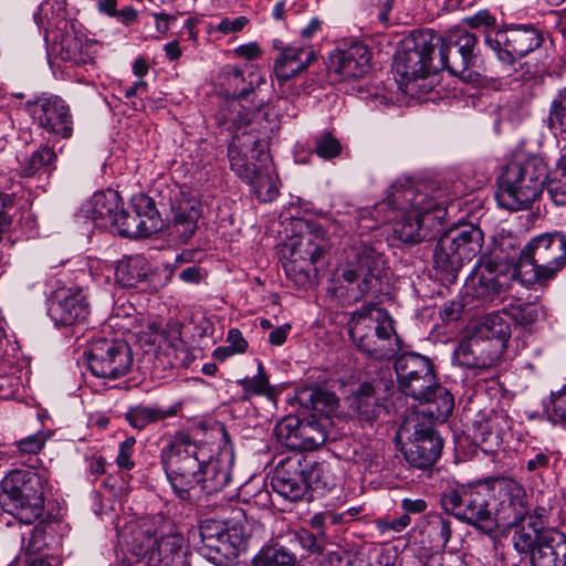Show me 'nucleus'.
I'll list each match as a JSON object with an SVG mask.
<instances>
[{"mask_svg": "<svg viewBox=\"0 0 566 566\" xmlns=\"http://www.w3.org/2000/svg\"><path fill=\"white\" fill-rule=\"evenodd\" d=\"M160 463L174 493L181 500L217 493L231 481L229 465L184 431L161 448Z\"/></svg>", "mask_w": 566, "mask_h": 566, "instance_id": "1", "label": "nucleus"}, {"mask_svg": "<svg viewBox=\"0 0 566 566\" xmlns=\"http://www.w3.org/2000/svg\"><path fill=\"white\" fill-rule=\"evenodd\" d=\"M371 217L377 223H391L397 239L418 243L426 239L427 228L441 221L444 208L410 179L394 182L386 197L373 207Z\"/></svg>", "mask_w": 566, "mask_h": 566, "instance_id": "2", "label": "nucleus"}, {"mask_svg": "<svg viewBox=\"0 0 566 566\" xmlns=\"http://www.w3.org/2000/svg\"><path fill=\"white\" fill-rule=\"evenodd\" d=\"M348 334L357 349L374 359H390L401 349L389 313L374 304H364L353 312Z\"/></svg>", "mask_w": 566, "mask_h": 566, "instance_id": "3", "label": "nucleus"}, {"mask_svg": "<svg viewBox=\"0 0 566 566\" xmlns=\"http://www.w3.org/2000/svg\"><path fill=\"white\" fill-rule=\"evenodd\" d=\"M228 155L231 169L250 185L260 201L271 202L276 198L277 177L263 143L251 134L245 136V140L235 136L229 145Z\"/></svg>", "mask_w": 566, "mask_h": 566, "instance_id": "4", "label": "nucleus"}, {"mask_svg": "<svg viewBox=\"0 0 566 566\" xmlns=\"http://www.w3.org/2000/svg\"><path fill=\"white\" fill-rule=\"evenodd\" d=\"M545 177L546 164L541 157L516 156L497 179L495 199L499 206L511 211L528 208L542 193Z\"/></svg>", "mask_w": 566, "mask_h": 566, "instance_id": "5", "label": "nucleus"}, {"mask_svg": "<svg viewBox=\"0 0 566 566\" xmlns=\"http://www.w3.org/2000/svg\"><path fill=\"white\" fill-rule=\"evenodd\" d=\"M45 472L14 470L1 482L0 505L23 524H32L44 513Z\"/></svg>", "mask_w": 566, "mask_h": 566, "instance_id": "6", "label": "nucleus"}, {"mask_svg": "<svg viewBox=\"0 0 566 566\" xmlns=\"http://www.w3.org/2000/svg\"><path fill=\"white\" fill-rule=\"evenodd\" d=\"M566 264V237L560 232L542 233L523 248L517 279L524 284H543Z\"/></svg>", "mask_w": 566, "mask_h": 566, "instance_id": "7", "label": "nucleus"}, {"mask_svg": "<svg viewBox=\"0 0 566 566\" xmlns=\"http://www.w3.org/2000/svg\"><path fill=\"white\" fill-rule=\"evenodd\" d=\"M339 275L345 282L348 302H358L365 295L382 292L386 279L385 261L374 248L361 243L352 249V254Z\"/></svg>", "mask_w": 566, "mask_h": 566, "instance_id": "8", "label": "nucleus"}, {"mask_svg": "<svg viewBox=\"0 0 566 566\" xmlns=\"http://www.w3.org/2000/svg\"><path fill=\"white\" fill-rule=\"evenodd\" d=\"M483 233L471 224L452 229L440 237L433 260L438 271L453 280L458 271L482 250Z\"/></svg>", "mask_w": 566, "mask_h": 566, "instance_id": "9", "label": "nucleus"}, {"mask_svg": "<svg viewBox=\"0 0 566 566\" xmlns=\"http://www.w3.org/2000/svg\"><path fill=\"white\" fill-rule=\"evenodd\" d=\"M491 491L484 484L459 485L447 490L441 497L442 506L457 518L491 532L496 518L490 507Z\"/></svg>", "mask_w": 566, "mask_h": 566, "instance_id": "10", "label": "nucleus"}, {"mask_svg": "<svg viewBox=\"0 0 566 566\" xmlns=\"http://www.w3.org/2000/svg\"><path fill=\"white\" fill-rule=\"evenodd\" d=\"M438 43L437 34L430 30L412 33L402 41L401 49L395 55L394 70L405 91H412L413 82L429 74L432 53Z\"/></svg>", "mask_w": 566, "mask_h": 566, "instance_id": "11", "label": "nucleus"}, {"mask_svg": "<svg viewBox=\"0 0 566 566\" xmlns=\"http://www.w3.org/2000/svg\"><path fill=\"white\" fill-rule=\"evenodd\" d=\"M397 438L406 440L402 453L411 467L426 469L440 458L442 439L416 413L402 421L398 428Z\"/></svg>", "mask_w": 566, "mask_h": 566, "instance_id": "12", "label": "nucleus"}, {"mask_svg": "<svg viewBox=\"0 0 566 566\" xmlns=\"http://www.w3.org/2000/svg\"><path fill=\"white\" fill-rule=\"evenodd\" d=\"M437 38L442 66L464 81H475L479 74L470 71V67L476 62V36L461 27H455L444 36L437 34Z\"/></svg>", "mask_w": 566, "mask_h": 566, "instance_id": "13", "label": "nucleus"}, {"mask_svg": "<svg viewBox=\"0 0 566 566\" xmlns=\"http://www.w3.org/2000/svg\"><path fill=\"white\" fill-rule=\"evenodd\" d=\"M86 355L90 370L98 378H120L133 366L132 349L122 339H94Z\"/></svg>", "mask_w": 566, "mask_h": 566, "instance_id": "14", "label": "nucleus"}, {"mask_svg": "<svg viewBox=\"0 0 566 566\" xmlns=\"http://www.w3.org/2000/svg\"><path fill=\"white\" fill-rule=\"evenodd\" d=\"M323 467H312L311 463L302 461V455L296 454L281 460L271 478V485L274 492L290 501L301 500L306 491L313 486V476L318 480ZM318 481H315V484Z\"/></svg>", "mask_w": 566, "mask_h": 566, "instance_id": "15", "label": "nucleus"}, {"mask_svg": "<svg viewBox=\"0 0 566 566\" xmlns=\"http://www.w3.org/2000/svg\"><path fill=\"white\" fill-rule=\"evenodd\" d=\"M34 122L52 139H69L73 135V116L70 106L57 95H42L28 102Z\"/></svg>", "mask_w": 566, "mask_h": 566, "instance_id": "16", "label": "nucleus"}, {"mask_svg": "<svg viewBox=\"0 0 566 566\" xmlns=\"http://www.w3.org/2000/svg\"><path fill=\"white\" fill-rule=\"evenodd\" d=\"M400 390L415 400H422L434 385L436 376L430 360L416 353H406L395 361Z\"/></svg>", "mask_w": 566, "mask_h": 566, "instance_id": "17", "label": "nucleus"}, {"mask_svg": "<svg viewBox=\"0 0 566 566\" xmlns=\"http://www.w3.org/2000/svg\"><path fill=\"white\" fill-rule=\"evenodd\" d=\"M541 43L542 36L538 31L525 25L496 30L494 34L486 35V45L506 64L525 56Z\"/></svg>", "mask_w": 566, "mask_h": 566, "instance_id": "18", "label": "nucleus"}, {"mask_svg": "<svg viewBox=\"0 0 566 566\" xmlns=\"http://www.w3.org/2000/svg\"><path fill=\"white\" fill-rule=\"evenodd\" d=\"M307 232L301 234L297 239L293 240L289 245L290 260L284 264V270L287 276L292 277L294 274L296 284H305L308 280L302 264L298 262H308L315 264L325 252L324 230L314 223H306Z\"/></svg>", "mask_w": 566, "mask_h": 566, "instance_id": "19", "label": "nucleus"}, {"mask_svg": "<svg viewBox=\"0 0 566 566\" xmlns=\"http://www.w3.org/2000/svg\"><path fill=\"white\" fill-rule=\"evenodd\" d=\"M133 207L132 212L119 208L116 222L111 229L123 237L130 238L149 235L159 229V220L150 198L145 196L134 198Z\"/></svg>", "mask_w": 566, "mask_h": 566, "instance_id": "20", "label": "nucleus"}, {"mask_svg": "<svg viewBox=\"0 0 566 566\" xmlns=\"http://www.w3.org/2000/svg\"><path fill=\"white\" fill-rule=\"evenodd\" d=\"M370 69V52L360 42L344 49H336L328 56L327 71L334 81H348L363 77Z\"/></svg>", "mask_w": 566, "mask_h": 566, "instance_id": "21", "label": "nucleus"}, {"mask_svg": "<svg viewBox=\"0 0 566 566\" xmlns=\"http://www.w3.org/2000/svg\"><path fill=\"white\" fill-rule=\"evenodd\" d=\"M504 348L499 340H491L469 329L454 352L457 360L468 368H490L501 357Z\"/></svg>", "mask_w": 566, "mask_h": 566, "instance_id": "22", "label": "nucleus"}, {"mask_svg": "<svg viewBox=\"0 0 566 566\" xmlns=\"http://www.w3.org/2000/svg\"><path fill=\"white\" fill-rule=\"evenodd\" d=\"M184 539L178 534L147 536L136 553L148 566H178Z\"/></svg>", "mask_w": 566, "mask_h": 566, "instance_id": "23", "label": "nucleus"}, {"mask_svg": "<svg viewBox=\"0 0 566 566\" xmlns=\"http://www.w3.org/2000/svg\"><path fill=\"white\" fill-rule=\"evenodd\" d=\"M49 315L55 325L61 326L84 322L88 315L85 296L81 291L56 293L50 304Z\"/></svg>", "mask_w": 566, "mask_h": 566, "instance_id": "24", "label": "nucleus"}, {"mask_svg": "<svg viewBox=\"0 0 566 566\" xmlns=\"http://www.w3.org/2000/svg\"><path fill=\"white\" fill-rule=\"evenodd\" d=\"M315 60L316 53L311 45L283 46L274 61V75L281 85L305 71Z\"/></svg>", "mask_w": 566, "mask_h": 566, "instance_id": "25", "label": "nucleus"}, {"mask_svg": "<svg viewBox=\"0 0 566 566\" xmlns=\"http://www.w3.org/2000/svg\"><path fill=\"white\" fill-rule=\"evenodd\" d=\"M532 566H566V534L556 528L542 530L532 551Z\"/></svg>", "mask_w": 566, "mask_h": 566, "instance_id": "26", "label": "nucleus"}, {"mask_svg": "<svg viewBox=\"0 0 566 566\" xmlns=\"http://www.w3.org/2000/svg\"><path fill=\"white\" fill-rule=\"evenodd\" d=\"M506 526L524 523L528 516V503L526 492L522 485L516 482H510L505 485L500 507L496 515Z\"/></svg>", "mask_w": 566, "mask_h": 566, "instance_id": "27", "label": "nucleus"}, {"mask_svg": "<svg viewBox=\"0 0 566 566\" xmlns=\"http://www.w3.org/2000/svg\"><path fill=\"white\" fill-rule=\"evenodd\" d=\"M120 206V198L115 190L95 192L84 206L85 217L91 219L95 227L111 229L116 222V214Z\"/></svg>", "mask_w": 566, "mask_h": 566, "instance_id": "28", "label": "nucleus"}, {"mask_svg": "<svg viewBox=\"0 0 566 566\" xmlns=\"http://www.w3.org/2000/svg\"><path fill=\"white\" fill-rule=\"evenodd\" d=\"M244 545L245 538L242 526L232 523L218 538L213 549L207 552V559L219 566L227 565L238 557Z\"/></svg>", "mask_w": 566, "mask_h": 566, "instance_id": "29", "label": "nucleus"}, {"mask_svg": "<svg viewBox=\"0 0 566 566\" xmlns=\"http://www.w3.org/2000/svg\"><path fill=\"white\" fill-rule=\"evenodd\" d=\"M95 42L66 32L59 43L60 57L73 65H87L94 62Z\"/></svg>", "mask_w": 566, "mask_h": 566, "instance_id": "30", "label": "nucleus"}, {"mask_svg": "<svg viewBox=\"0 0 566 566\" xmlns=\"http://www.w3.org/2000/svg\"><path fill=\"white\" fill-rule=\"evenodd\" d=\"M556 458L548 449H530L521 463V473L532 483H544L547 475L553 472Z\"/></svg>", "mask_w": 566, "mask_h": 566, "instance_id": "31", "label": "nucleus"}, {"mask_svg": "<svg viewBox=\"0 0 566 566\" xmlns=\"http://www.w3.org/2000/svg\"><path fill=\"white\" fill-rule=\"evenodd\" d=\"M331 418L311 415L298 421V451L314 450L321 447L327 439V428Z\"/></svg>", "mask_w": 566, "mask_h": 566, "instance_id": "32", "label": "nucleus"}, {"mask_svg": "<svg viewBox=\"0 0 566 566\" xmlns=\"http://www.w3.org/2000/svg\"><path fill=\"white\" fill-rule=\"evenodd\" d=\"M470 329L488 339L499 340L501 347L505 348L511 336L510 317L506 313H490L474 323Z\"/></svg>", "mask_w": 566, "mask_h": 566, "instance_id": "33", "label": "nucleus"}, {"mask_svg": "<svg viewBox=\"0 0 566 566\" xmlns=\"http://www.w3.org/2000/svg\"><path fill=\"white\" fill-rule=\"evenodd\" d=\"M200 217L201 208L197 200H187L174 208L172 228L182 243L192 237Z\"/></svg>", "mask_w": 566, "mask_h": 566, "instance_id": "34", "label": "nucleus"}, {"mask_svg": "<svg viewBox=\"0 0 566 566\" xmlns=\"http://www.w3.org/2000/svg\"><path fill=\"white\" fill-rule=\"evenodd\" d=\"M507 428V420L503 415L494 413L480 422L474 432L475 441L483 451L493 452L502 442V437Z\"/></svg>", "mask_w": 566, "mask_h": 566, "instance_id": "35", "label": "nucleus"}, {"mask_svg": "<svg viewBox=\"0 0 566 566\" xmlns=\"http://www.w3.org/2000/svg\"><path fill=\"white\" fill-rule=\"evenodd\" d=\"M176 407L163 409L156 406L137 405L129 407L125 412V419L136 430H143L148 424L174 417Z\"/></svg>", "mask_w": 566, "mask_h": 566, "instance_id": "36", "label": "nucleus"}, {"mask_svg": "<svg viewBox=\"0 0 566 566\" xmlns=\"http://www.w3.org/2000/svg\"><path fill=\"white\" fill-rule=\"evenodd\" d=\"M148 273V262L142 255L119 260L116 265V281L124 287H134L143 282Z\"/></svg>", "mask_w": 566, "mask_h": 566, "instance_id": "37", "label": "nucleus"}, {"mask_svg": "<svg viewBox=\"0 0 566 566\" xmlns=\"http://www.w3.org/2000/svg\"><path fill=\"white\" fill-rule=\"evenodd\" d=\"M349 407L361 419L367 421L374 420L382 408L370 384H361L358 387L349 398Z\"/></svg>", "mask_w": 566, "mask_h": 566, "instance_id": "38", "label": "nucleus"}, {"mask_svg": "<svg viewBox=\"0 0 566 566\" xmlns=\"http://www.w3.org/2000/svg\"><path fill=\"white\" fill-rule=\"evenodd\" d=\"M298 400L305 407L311 408L317 416L329 417L338 405V399L335 394L323 389H305L300 392Z\"/></svg>", "mask_w": 566, "mask_h": 566, "instance_id": "39", "label": "nucleus"}, {"mask_svg": "<svg viewBox=\"0 0 566 566\" xmlns=\"http://www.w3.org/2000/svg\"><path fill=\"white\" fill-rule=\"evenodd\" d=\"M426 398L419 400L420 402L430 403L428 412L432 418L437 420H446L453 411L454 399L451 392L442 386L434 382L430 389H428Z\"/></svg>", "mask_w": 566, "mask_h": 566, "instance_id": "40", "label": "nucleus"}, {"mask_svg": "<svg viewBox=\"0 0 566 566\" xmlns=\"http://www.w3.org/2000/svg\"><path fill=\"white\" fill-rule=\"evenodd\" d=\"M546 188L556 206H566V154L556 161L555 167L546 170Z\"/></svg>", "mask_w": 566, "mask_h": 566, "instance_id": "41", "label": "nucleus"}, {"mask_svg": "<svg viewBox=\"0 0 566 566\" xmlns=\"http://www.w3.org/2000/svg\"><path fill=\"white\" fill-rule=\"evenodd\" d=\"M237 384L242 387L245 394V398L251 395H255L264 396L269 400L274 401L276 397V389L270 385L269 378L261 361H258V373L255 376L238 379Z\"/></svg>", "mask_w": 566, "mask_h": 566, "instance_id": "42", "label": "nucleus"}, {"mask_svg": "<svg viewBox=\"0 0 566 566\" xmlns=\"http://www.w3.org/2000/svg\"><path fill=\"white\" fill-rule=\"evenodd\" d=\"M253 566H294L295 555L281 545L264 546L254 556Z\"/></svg>", "mask_w": 566, "mask_h": 566, "instance_id": "43", "label": "nucleus"}, {"mask_svg": "<svg viewBox=\"0 0 566 566\" xmlns=\"http://www.w3.org/2000/svg\"><path fill=\"white\" fill-rule=\"evenodd\" d=\"M523 249L515 237L501 238L497 249L493 251L494 260L506 263L512 269V277L517 279V266L521 263V254Z\"/></svg>", "mask_w": 566, "mask_h": 566, "instance_id": "44", "label": "nucleus"}, {"mask_svg": "<svg viewBox=\"0 0 566 566\" xmlns=\"http://www.w3.org/2000/svg\"><path fill=\"white\" fill-rule=\"evenodd\" d=\"M220 84L224 93L232 98H245L251 92L250 87L244 86L243 72L234 66L227 65L219 75Z\"/></svg>", "mask_w": 566, "mask_h": 566, "instance_id": "45", "label": "nucleus"}, {"mask_svg": "<svg viewBox=\"0 0 566 566\" xmlns=\"http://www.w3.org/2000/svg\"><path fill=\"white\" fill-rule=\"evenodd\" d=\"M423 533L429 537L432 546L443 548L451 537V522L439 514L430 515Z\"/></svg>", "mask_w": 566, "mask_h": 566, "instance_id": "46", "label": "nucleus"}, {"mask_svg": "<svg viewBox=\"0 0 566 566\" xmlns=\"http://www.w3.org/2000/svg\"><path fill=\"white\" fill-rule=\"evenodd\" d=\"M511 527H515L512 536L514 548L518 553H530L532 555L533 548L539 542L542 530H538L535 525H532L531 522L527 525L521 523L514 524Z\"/></svg>", "mask_w": 566, "mask_h": 566, "instance_id": "47", "label": "nucleus"}, {"mask_svg": "<svg viewBox=\"0 0 566 566\" xmlns=\"http://www.w3.org/2000/svg\"><path fill=\"white\" fill-rule=\"evenodd\" d=\"M231 524L218 520H205L199 527L202 542L201 553L207 558V552L213 549L218 538L227 531Z\"/></svg>", "mask_w": 566, "mask_h": 566, "instance_id": "48", "label": "nucleus"}, {"mask_svg": "<svg viewBox=\"0 0 566 566\" xmlns=\"http://www.w3.org/2000/svg\"><path fill=\"white\" fill-rule=\"evenodd\" d=\"M298 421L293 416L283 418L275 427L279 441L291 450L298 451Z\"/></svg>", "mask_w": 566, "mask_h": 566, "instance_id": "49", "label": "nucleus"}, {"mask_svg": "<svg viewBox=\"0 0 566 566\" xmlns=\"http://www.w3.org/2000/svg\"><path fill=\"white\" fill-rule=\"evenodd\" d=\"M548 124L552 129L566 133V86L558 91L552 102Z\"/></svg>", "mask_w": 566, "mask_h": 566, "instance_id": "50", "label": "nucleus"}, {"mask_svg": "<svg viewBox=\"0 0 566 566\" xmlns=\"http://www.w3.org/2000/svg\"><path fill=\"white\" fill-rule=\"evenodd\" d=\"M462 21L469 28L482 31L484 33L485 43L486 35L494 34L496 31V18L488 9L479 10L471 15H467Z\"/></svg>", "mask_w": 566, "mask_h": 566, "instance_id": "51", "label": "nucleus"}, {"mask_svg": "<svg viewBox=\"0 0 566 566\" xmlns=\"http://www.w3.org/2000/svg\"><path fill=\"white\" fill-rule=\"evenodd\" d=\"M315 153L324 159H333L339 156L342 145L339 140L331 133H323L315 139Z\"/></svg>", "mask_w": 566, "mask_h": 566, "instance_id": "52", "label": "nucleus"}, {"mask_svg": "<svg viewBox=\"0 0 566 566\" xmlns=\"http://www.w3.org/2000/svg\"><path fill=\"white\" fill-rule=\"evenodd\" d=\"M551 411L549 418L554 423L566 428V384L549 396Z\"/></svg>", "mask_w": 566, "mask_h": 566, "instance_id": "53", "label": "nucleus"}, {"mask_svg": "<svg viewBox=\"0 0 566 566\" xmlns=\"http://www.w3.org/2000/svg\"><path fill=\"white\" fill-rule=\"evenodd\" d=\"M56 155L52 148L44 146L40 147L30 156L28 164L29 166L24 169L25 175L31 176L42 167L50 165Z\"/></svg>", "mask_w": 566, "mask_h": 566, "instance_id": "54", "label": "nucleus"}, {"mask_svg": "<svg viewBox=\"0 0 566 566\" xmlns=\"http://www.w3.org/2000/svg\"><path fill=\"white\" fill-rule=\"evenodd\" d=\"M49 438L50 433L45 431L28 436L17 442L18 451L21 454H36L43 449Z\"/></svg>", "mask_w": 566, "mask_h": 566, "instance_id": "55", "label": "nucleus"}, {"mask_svg": "<svg viewBox=\"0 0 566 566\" xmlns=\"http://www.w3.org/2000/svg\"><path fill=\"white\" fill-rule=\"evenodd\" d=\"M135 444L136 439L134 437H127L119 444L118 454L116 457V463L120 469L130 470L135 467V463L132 460Z\"/></svg>", "mask_w": 566, "mask_h": 566, "instance_id": "56", "label": "nucleus"}, {"mask_svg": "<svg viewBox=\"0 0 566 566\" xmlns=\"http://www.w3.org/2000/svg\"><path fill=\"white\" fill-rule=\"evenodd\" d=\"M13 210L14 196L0 191V229H3L11 224Z\"/></svg>", "mask_w": 566, "mask_h": 566, "instance_id": "57", "label": "nucleus"}, {"mask_svg": "<svg viewBox=\"0 0 566 566\" xmlns=\"http://www.w3.org/2000/svg\"><path fill=\"white\" fill-rule=\"evenodd\" d=\"M410 524V516L402 514L398 518L380 520L377 522V527L381 533L394 532L400 533L405 531Z\"/></svg>", "mask_w": 566, "mask_h": 566, "instance_id": "58", "label": "nucleus"}, {"mask_svg": "<svg viewBox=\"0 0 566 566\" xmlns=\"http://www.w3.org/2000/svg\"><path fill=\"white\" fill-rule=\"evenodd\" d=\"M423 566H468L465 562L458 555L453 554H434L431 555Z\"/></svg>", "mask_w": 566, "mask_h": 566, "instance_id": "59", "label": "nucleus"}, {"mask_svg": "<svg viewBox=\"0 0 566 566\" xmlns=\"http://www.w3.org/2000/svg\"><path fill=\"white\" fill-rule=\"evenodd\" d=\"M479 283L481 284V287L483 289L481 292L476 290V294L479 296H483L484 298L492 300L495 294H499L502 290V283L499 282V279L493 276H485L483 275Z\"/></svg>", "mask_w": 566, "mask_h": 566, "instance_id": "60", "label": "nucleus"}, {"mask_svg": "<svg viewBox=\"0 0 566 566\" xmlns=\"http://www.w3.org/2000/svg\"><path fill=\"white\" fill-rule=\"evenodd\" d=\"M542 314L543 311L539 306L535 304H526L518 310L516 321L526 326L536 322Z\"/></svg>", "mask_w": 566, "mask_h": 566, "instance_id": "61", "label": "nucleus"}, {"mask_svg": "<svg viewBox=\"0 0 566 566\" xmlns=\"http://www.w3.org/2000/svg\"><path fill=\"white\" fill-rule=\"evenodd\" d=\"M248 23V19L245 17H238L233 20L224 18L220 21L218 25V30L224 34L239 32L241 31Z\"/></svg>", "mask_w": 566, "mask_h": 566, "instance_id": "62", "label": "nucleus"}, {"mask_svg": "<svg viewBox=\"0 0 566 566\" xmlns=\"http://www.w3.org/2000/svg\"><path fill=\"white\" fill-rule=\"evenodd\" d=\"M227 340L230 344L231 354L243 353L248 347V343L241 332L235 328L229 331Z\"/></svg>", "mask_w": 566, "mask_h": 566, "instance_id": "63", "label": "nucleus"}, {"mask_svg": "<svg viewBox=\"0 0 566 566\" xmlns=\"http://www.w3.org/2000/svg\"><path fill=\"white\" fill-rule=\"evenodd\" d=\"M428 507V504L422 499H403L401 501V509L403 510V514L408 516L410 514H420L423 513Z\"/></svg>", "mask_w": 566, "mask_h": 566, "instance_id": "64", "label": "nucleus"}]
</instances>
